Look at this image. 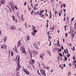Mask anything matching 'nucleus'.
<instances>
[{
	"mask_svg": "<svg viewBox=\"0 0 76 76\" xmlns=\"http://www.w3.org/2000/svg\"><path fill=\"white\" fill-rule=\"evenodd\" d=\"M34 62H35V61L34 59H31L30 61L29 62V63L30 64L32 65L34 64Z\"/></svg>",
	"mask_w": 76,
	"mask_h": 76,
	"instance_id": "nucleus-5",
	"label": "nucleus"
},
{
	"mask_svg": "<svg viewBox=\"0 0 76 76\" xmlns=\"http://www.w3.org/2000/svg\"><path fill=\"white\" fill-rule=\"evenodd\" d=\"M37 14H38V15H40V13L39 12V11H37Z\"/></svg>",
	"mask_w": 76,
	"mask_h": 76,
	"instance_id": "nucleus-32",
	"label": "nucleus"
},
{
	"mask_svg": "<svg viewBox=\"0 0 76 76\" xmlns=\"http://www.w3.org/2000/svg\"><path fill=\"white\" fill-rule=\"evenodd\" d=\"M44 53H41L40 55V57L41 58H43V56H44Z\"/></svg>",
	"mask_w": 76,
	"mask_h": 76,
	"instance_id": "nucleus-10",
	"label": "nucleus"
},
{
	"mask_svg": "<svg viewBox=\"0 0 76 76\" xmlns=\"http://www.w3.org/2000/svg\"><path fill=\"white\" fill-rule=\"evenodd\" d=\"M40 16H41V15H42V12H41V11H40Z\"/></svg>",
	"mask_w": 76,
	"mask_h": 76,
	"instance_id": "nucleus-56",
	"label": "nucleus"
},
{
	"mask_svg": "<svg viewBox=\"0 0 76 76\" xmlns=\"http://www.w3.org/2000/svg\"><path fill=\"white\" fill-rule=\"evenodd\" d=\"M38 75H41V74L39 73V72H37Z\"/></svg>",
	"mask_w": 76,
	"mask_h": 76,
	"instance_id": "nucleus-59",
	"label": "nucleus"
},
{
	"mask_svg": "<svg viewBox=\"0 0 76 76\" xmlns=\"http://www.w3.org/2000/svg\"><path fill=\"white\" fill-rule=\"evenodd\" d=\"M67 56L68 58H69L70 57V53L67 54Z\"/></svg>",
	"mask_w": 76,
	"mask_h": 76,
	"instance_id": "nucleus-23",
	"label": "nucleus"
},
{
	"mask_svg": "<svg viewBox=\"0 0 76 76\" xmlns=\"http://www.w3.org/2000/svg\"><path fill=\"white\" fill-rule=\"evenodd\" d=\"M64 57L65 61H67V58L65 56H64Z\"/></svg>",
	"mask_w": 76,
	"mask_h": 76,
	"instance_id": "nucleus-19",
	"label": "nucleus"
},
{
	"mask_svg": "<svg viewBox=\"0 0 76 76\" xmlns=\"http://www.w3.org/2000/svg\"><path fill=\"white\" fill-rule=\"evenodd\" d=\"M11 56H13V52H11Z\"/></svg>",
	"mask_w": 76,
	"mask_h": 76,
	"instance_id": "nucleus-38",
	"label": "nucleus"
},
{
	"mask_svg": "<svg viewBox=\"0 0 76 76\" xmlns=\"http://www.w3.org/2000/svg\"><path fill=\"white\" fill-rule=\"evenodd\" d=\"M7 39V37H5L4 38V42H6V40Z\"/></svg>",
	"mask_w": 76,
	"mask_h": 76,
	"instance_id": "nucleus-18",
	"label": "nucleus"
},
{
	"mask_svg": "<svg viewBox=\"0 0 76 76\" xmlns=\"http://www.w3.org/2000/svg\"><path fill=\"white\" fill-rule=\"evenodd\" d=\"M38 32V31H37L36 30H33V32L35 34L36 32Z\"/></svg>",
	"mask_w": 76,
	"mask_h": 76,
	"instance_id": "nucleus-25",
	"label": "nucleus"
},
{
	"mask_svg": "<svg viewBox=\"0 0 76 76\" xmlns=\"http://www.w3.org/2000/svg\"><path fill=\"white\" fill-rule=\"evenodd\" d=\"M24 6H26V1H25V2H24Z\"/></svg>",
	"mask_w": 76,
	"mask_h": 76,
	"instance_id": "nucleus-28",
	"label": "nucleus"
},
{
	"mask_svg": "<svg viewBox=\"0 0 76 76\" xmlns=\"http://www.w3.org/2000/svg\"><path fill=\"white\" fill-rule=\"evenodd\" d=\"M56 14H58V12L56 11L55 12V17H56Z\"/></svg>",
	"mask_w": 76,
	"mask_h": 76,
	"instance_id": "nucleus-17",
	"label": "nucleus"
},
{
	"mask_svg": "<svg viewBox=\"0 0 76 76\" xmlns=\"http://www.w3.org/2000/svg\"><path fill=\"white\" fill-rule=\"evenodd\" d=\"M49 33H50V31H49V32H47V34H48V36L49 35Z\"/></svg>",
	"mask_w": 76,
	"mask_h": 76,
	"instance_id": "nucleus-55",
	"label": "nucleus"
},
{
	"mask_svg": "<svg viewBox=\"0 0 76 76\" xmlns=\"http://www.w3.org/2000/svg\"><path fill=\"white\" fill-rule=\"evenodd\" d=\"M25 73H26V75H29L30 74L29 72L27 70L25 72Z\"/></svg>",
	"mask_w": 76,
	"mask_h": 76,
	"instance_id": "nucleus-13",
	"label": "nucleus"
},
{
	"mask_svg": "<svg viewBox=\"0 0 76 76\" xmlns=\"http://www.w3.org/2000/svg\"><path fill=\"white\" fill-rule=\"evenodd\" d=\"M1 48L3 49V50H7V46H6V45H5V44L1 46Z\"/></svg>",
	"mask_w": 76,
	"mask_h": 76,
	"instance_id": "nucleus-3",
	"label": "nucleus"
},
{
	"mask_svg": "<svg viewBox=\"0 0 76 76\" xmlns=\"http://www.w3.org/2000/svg\"><path fill=\"white\" fill-rule=\"evenodd\" d=\"M38 63H39L38 66L39 67H40V64L39 62H38Z\"/></svg>",
	"mask_w": 76,
	"mask_h": 76,
	"instance_id": "nucleus-57",
	"label": "nucleus"
},
{
	"mask_svg": "<svg viewBox=\"0 0 76 76\" xmlns=\"http://www.w3.org/2000/svg\"><path fill=\"white\" fill-rule=\"evenodd\" d=\"M66 4H63V7H66Z\"/></svg>",
	"mask_w": 76,
	"mask_h": 76,
	"instance_id": "nucleus-43",
	"label": "nucleus"
},
{
	"mask_svg": "<svg viewBox=\"0 0 76 76\" xmlns=\"http://www.w3.org/2000/svg\"><path fill=\"white\" fill-rule=\"evenodd\" d=\"M64 67H66V64H64Z\"/></svg>",
	"mask_w": 76,
	"mask_h": 76,
	"instance_id": "nucleus-62",
	"label": "nucleus"
},
{
	"mask_svg": "<svg viewBox=\"0 0 76 76\" xmlns=\"http://www.w3.org/2000/svg\"><path fill=\"white\" fill-rule=\"evenodd\" d=\"M66 27H67V26H64V28L65 29V31H66Z\"/></svg>",
	"mask_w": 76,
	"mask_h": 76,
	"instance_id": "nucleus-33",
	"label": "nucleus"
},
{
	"mask_svg": "<svg viewBox=\"0 0 76 76\" xmlns=\"http://www.w3.org/2000/svg\"><path fill=\"white\" fill-rule=\"evenodd\" d=\"M51 29H52V30H54V27H53Z\"/></svg>",
	"mask_w": 76,
	"mask_h": 76,
	"instance_id": "nucleus-40",
	"label": "nucleus"
},
{
	"mask_svg": "<svg viewBox=\"0 0 76 76\" xmlns=\"http://www.w3.org/2000/svg\"><path fill=\"white\" fill-rule=\"evenodd\" d=\"M10 6L12 8L13 11V7H14V4L12 3H10L9 4Z\"/></svg>",
	"mask_w": 76,
	"mask_h": 76,
	"instance_id": "nucleus-7",
	"label": "nucleus"
},
{
	"mask_svg": "<svg viewBox=\"0 0 76 76\" xmlns=\"http://www.w3.org/2000/svg\"><path fill=\"white\" fill-rule=\"evenodd\" d=\"M15 51L16 53H18V50H17V48H16L15 47Z\"/></svg>",
	"mask_w": 76,
	"mask_h": 76,
	"instance_id": "nucleus-20",
	"label": "nucleus"
},
{
	"mask_svg": "<svg viewBox=\"0 0 76 76\" xmlns=\"http://www.w3.org/2000/svg\"><path fill=\"white\" fill-rule=\"evenodd\" d=\"M59 17H60V16H61V13H60V12H59Z\"/></svg>",
	"mask_w": 76,
	"mask_h": 76,
	"instance_id": "nucleus-48",
	"label": "nucleus"
},
{
	"mask_svg": "<svg viewBox=\"0 0 76 76\" xmlns=\"http://www.w3.org/2000/svg\"><path fill=\"white\" fill-rule=\"evenodd\" d=\"M23 70L24 71V72H25L26 71H27L26 69H25V68H23Z\"/></svg>",
	"mask_w": 76,
	"mask_h": 76,
	"instance_id": "nucleus-24",
	"label": "nucleus"
},
{
	"mask_svg": "<svg viewBox=\"0 0 76 76\" xmlns=\"http://www.w3.org/2000/svg\"><path fill=\"white\" fill-rule=\"evenodd\" d=\"M32 27H33L32 29H33L34 30V29H36V28L34 27V26L32 25Z\"/></svg>",
	"mask_w": 76,
	"mask_h": 76,
	"instance_id": "nucleus-26",
	"label": "nucleus"
},
{
	"mask_svg": "<svg viewBox=\"0 0 76 76\" xmlns=\"http://www.w3.org/2000/svg\"><path fill=\"white\" fill-rule=\"evenodd\" d=\"M26 39L27 41H28V40H30V37L29 36H27Z\"/></svg>",
	"mask_w": 76,
	"mask_h": 76,
	"instance_id": "nucleus-11",
	"label": "nucleus"
},
{
	"mask_svg": "<svg viewBox=\"0 0 76 76\" xmlns=\"http://www.w3.org/2000/svg\"><path fill=\"white\" fill-rule=\"evenodd\" d=\"M75 47L74 46L73 47V51H75Z\"/></svg>",
	"mask_w": 76,
	"mask_h": 76,
	"instance_id": "nucleus-42",
	"label": "nucleus"
},
{
	"mask_svg": "<svg viewBox=\"0 0 76 76\" xmlns=\"http://www.w3.org/2000/svg\"><path fill=\"white\" fill-rule=\"evenodd\" d=\"M6 3V0H1V3L2 4H4Z\"/></svg>",
	"mask_w": 76,
	"mask_h": 76,
	"instance_id": "nucleus-9",
	"label": "nucleus"
},
{
	"mask_svg": "<svg viewBox=\"0 0 76 76\" xmlns=\"http://www.w3.org/2000/svg\"><path fill=\"white\" fill-rule=\"evenodd\" d=\"M20 62H19V61H18L17 64V68L16 69V70H18V71L19 70V69H20V67H21V66H20Z\"/></svg>",
	"mask_w": 76,
	"mask_h": 76,
	"instance_id": "nucleus-2",
	"label": "nucleus"
},
{
	"mask_svg": "<svg viewBox=\"0 0 76 76\" xmlns=\"http://www.w3.org/2000/svg\"><path fill=\"white\" fill-rule=\"evenodd\" d=\"M75 19V18L74 17H73L72 19V22L74 20V19Z\"/></svg>",
	"mask_w": 76,
	"mask_h": 76,
	"instance_id": "nucleus-39",
	"label": "nucleus"
},
{
	"mask_svg": "<svg viewBox=\"0 0 76 76\" xmlns=\"http://www.w3.org/2000/svg\"><path fill=\"white\" fill-rule=\"evenodd\" d=\"M0 42V45H1V44H2V42L1 41Z\"/></svg>",
	"mask_w": 76,
	"mask_h": 76,
	"instance_id": "nucleus-44",
	"label": "nucleus"
},
{
	"mask_svg": "<svg viewBox=\"0 0 76 76\" xmlns=\"http://www.w3.org/2000/svg\"><path fill=\"white\" fill-rule=\"evenodd\" d=\"M11 29H12V30L13 29V26H12V28H11Z\"/></svg>",
	"mask_w": 76,
	"mask_h": 76,
	"instance_id": "nucleus-53",
	"label": "nucleus"
},
{
	"mask_svg": "<svg viewBox=\"0 0 76 76\" xmlns=\"http://www.w3.org/2000/svg\"><path fill=\"white\" fill-rule=\"evenodd\" d=\"M31 6L32 7V8H33V5H32V3L31 4Z\"/></svg>",
	"mask_w": 76,
	"mask_h": 76,
	"instance_id": "nucleus-47",
	"label": "nucleus"
},
{
	"mask_svg": "<svg viewBox=\"0 0 76 76\" xmlns=\"http://www.w3.org/2000/svg\"><path fill=\"white\" fill-rule=\"evenodd\" d=\"M58 50L60 52H61V51H62V50H61V48H60V50L58 48Z\"/></svg>",
	"mask_w": 76,
	"mask_h": 76,
	"instance_id": "nucleus-30",
	"label": "nucleus"
},
{
	"mask_svg": "<svg viewBox=\"0 0 76 76\" xmlns=\"http://www.w3.org/2000/svg\"><path fill=\"white\" fill-rule=\"evenodd\" d=\"M65 35H66L65 37H66V38L67 37V33H65Z\"/></svg>",
	"mask_w": 76,
	"mask_h": 76,
	"instance_id": "nucleus-37",
	"label": "nucleus"
},
{
	"mask_svg": "<svg viewBox=\"0 0 76 76\" xmlns=\"http://www.w3.org/2000/svg\"><path fill=\"white\" fill-rule=\"evenodd\" d=\"M19 60H20V56H18V61H19Z\"/></svg>",
	"mask_w": 76,
	"mask_h": 76,
	"instance_id": "nucleus-35",
	"label": "nucleus"
},
{
	"mask_svg": "<svg viewBox=\"0 0 76 76\" xmlns=\"http://www.w3.org/2000/svg\"><path fill=\"white\" fill-rule=\"evenodd\" d=\"M18 47H20L22 46V43H21V41L19 40L18 43L17 44Z\"/></svg>",
	"mask_w": 76,
	"mask_h": 76,
	"instance_id": "nucleus-6",
	"label": "nucleus"
},
{
	"mask_svg": "<svg viewBox=\"0 0 76 76\" xmlns=\"http://www.w3.org/2000/svg\"><path fill=\"white\" fill-rule=\"evenodd\" d=\"M8 9H9L10 12H11H11H12V10H11V8H10V7H9V6H8Z\"/></svg>",
	"mask_w": 76,
	"mask_h": 76,
	"instance_id": "nucleus-21",
	"label": "nucleus"
},
{
	"mask_svg": "<svg viewBox=\"0 0 76 76\" xmlns=\"http://www.w3.org/2000/svg\"><path fill=\"white\" fill-rule=\"evenodd\" d=\"M35 48H37V50H39V48H38V47H36V46H35Z\"/></svg>",
	"mask_w": 76,
	"mask_h": 76,
	"instance_id": "nucleus-49",
	"label": "nucleus"
},
{
	"mask_svg": "<svg viewBox=\"0 0 76 76\" xmlns=\"http://www.w3.org/2000/svg\"><path fill=\"white\" fill-rule=\"evenodd\" d=\"M69 45L70 47H72V43L69 44Z\"/></svg>",
	"mask_w": 76,
	"mask_h": 76,
	"instance_id": "nucleus-58",
	"label": "nucleus"
},
{
	"mask_svg": "<svg viewBox=\"0 0 76 76\" xmlns=\"http://www.w3.org/2000/svg\"><path fill=\"white\" fill-rule=\"evenodd\" d=\"M18 22V19H15V23H17V22Z\"/></svg>",
	"mask_w": 76,
	"mask_h": 76,
	"instance_id": "nucleus-41",
	"label": "nucleus"
},
{
	"mask_svg": "<svg viewBox=\"0 0 76 76\" xmlns=\"http://www.w3.org/2000/svg\"><path fill=\"white\" fill-rule=\"evenodd\" d=\"M64 21H65V20H66V18H64Z\"/></svg>",
	"mask_w": 76,
	"mask_h": 76,
	"instance_id": "nucleus-63",
	"label": "nucleus"
},
{
	"mask_svg": "<svg viewBox=\"0 0 76 76\" xmlns=\"http://www.w3.org/2000/svg\"><path fill=\"white\" fill-rule=\"evenodd\" d=\"M61 47L62 50H64V48H63V46H61Z\"/></svg>",
	"mask_w": 76,
	"mask_h": 76,
	"instance_id": "nucleus-54",
	"label": "nucleus"
},
{
	"mask_svg": "<svg viewBox=\"0 0 76 76\" xmlns=\"http://www.w3.org/2000/svg\"><path fill=\"white\" fill-rule=\"evenodd\" d=\"M20 50L22 53L23 54H26V51H25L24 46L20 48Z\"/></svg>",
	"mask_w": 76,
	"mask_h": 76,
	"instance_id": "nucleus-1",
	"label": "nucleus"
},
{
	"mask_svg": "<svg viewBox=\"0 0 76 76\" xmlns=\"http://www.w3.org/2000/svg\"><path fill=\"white\" fill-rule=\"evenodd\" d=\"M64 52L65 54H66V51L65 50H64Z\"/></svg>",
	"mask_w": 76,
	"mask_h": 76,
	"instance_id": "nucleus-61",
	"label": "nucleus"
},
{
	"mask_svg": "<svg viewBox=\"0 0 76 76\" xmlns=\"http://www.w3.org/2000/svg\"><path fill=\"white\" fill-rule=\"evenodd\" d=\"M60 57H61V56H63V55H62V54H61V52L60 53Z\"/></svg>",
	"mask_w": 76,
	"mask_h": 76,
	"instance_id": "nucleus-36",
	"label": "nucleus"
},
{
	"mask_svg": "<svg viewBox=\"0 0 76 76\" xmlns=\"http://www.w3.org/2000/svg\"><path fill=\"white\" fill-rule=\"evenodd\" d=\"M33 13H34V11L32 10V12H31V13L32 15Z\"/></svg>",
	"mask_w": 76,
	"mask_h": 76,
	"instance_id": "nucleus-46",
	"label": "nucleus"
},
{
	"mask_svg": "<svg viewBox=\"0 0 76 76\" xmlns=\"http://www.w3.org/2000/svg\"><path fill=\"white\" fill-rule=\"evenodd\" d=\"M34 10H37V9L38 10V9L36 8V5L35 4L34 5Z\"/></svg>",
	"mask_w": 76,
	"mask_h": 76,
	"instance_id": "nucleus-14",
	"label": "nucleus"
},
{
	"mask_svg": "<svg viewBox=\"0 0 76 76\" xmlns=\"http://www.w3.org/2000/svg\"><path fill=\"white\" fill-rule=\"evenodd\" d=\"M64 12L65 13L66 12V10L65 9H63Z\"/></svg>",
	"mask_w": 76,
	"mask_h": 76,
	"instance_id": "nucleus-52",
	"label": "nucleus"
},
{
	"mask_svg": "<svg viewBox=\"0 0 76 76\" xmlns=\"http://www.w3.org/2000/svg\"><path fill=\"white\" fill-rule=\"evenodd\" d=\"M74 63H76V61H74Z\"/></svg>",
	"mask_w": 76,
	"mask_h": 76,
	"instance_id": "nucleus-64",
	"label": "nucleus"
},
{
	"mask_svg": "<svg viewBox=\"0 0 76 76\" xmlns=\"http://www.w3.org/2000/svg\"><path fill=\"white\" fill-rule=\"evenodd\" d=\"M40 73L44 75V76H46V73H45V72H44V71L43 69H40Z\"/></svg>",
	"mask_w": 76,
	"mask_h": 76,
	"instance_id": "nucleus-4",
	"label": "nucleus"
},
{
	"mask_svg": "<svg viewBox=\"0 0 76 76\" xmlns=\"http://www.w3.org/2000/svg\"><path fill=\"white\" fill-rule=\"evenodd\" d=\"M54 1V0H50V1L52 3V2H53Z\"/></svg>",
	"mask_w": 76,
	"mask_h": 76,
	"instance_id": "nucleus-45",
	"label": "nucleus"
},
{
	"mask_svg": "<svg viewBox=\"0 0 76 76\" xmlns=\"http://www.w3.org/2000/svg\"><path fill=\"white\" fill-rule=\"evenodd\" d=\"M41 17H44V14H42V16H41Z\"/></svg>",
	"mask_w": 76,
	"mask_h": 76,
	"instance_id": "nucleus-60",
	"label": "nucleus"
},
{
	"mask_svg": "<svg viewBox=\"0 0 76 76\" xmlns=\"http://www.w3.org/2000/svg\"><path fill=\"white\" fill-rule=\"evenodd\" d=\"M12 20L14 21H15V16L12 15Z\"/></svg>",
	"mask_w": 76,
	"mask_h": 76,
	"instance_id": "nucleus-15",
	"label": "nucleus"
},
{
	"mask_svg": "<svg viewBox=\"0 0 76 76\" xmlns=\"http://www.w3.org/2000/svg\"><path fill=\"white\" fill-rule=\"evenodd\" d=\"M52 17V15H51V12L50 15V19H51Z\"/></svg>",
	"mask_w": 76,
	"mask_h": 76,
	"instance_id": "nucleus-31",
	"label": "nucleus"
},
{
	"mask_svg": "<svg viewBox=\"0 0 76 76\" xmlns=\"http://www.w3.org/2000/svg\"><path fill=\"white\" fill-rule=\"evenodd\" d=\"M48 38H49V39H51L52 37H51V36H48Z\"/></svg>",
	"mask_w": 76,
	"mask_h": 76,
	"instance_id": "nucleus-34",
	"label": "nucleus"
},
{
	"mask_svg": "<svg viewBox=\"0 0 76 76\" xmlns=\"http://www.w3.org/2000/svg\"><path fill=\"white\" fill-rule=\"evenodd\" d=\"M31 34L32 35H33L34 36H35V33L33 32H31Z\"/></svg>",
	"mask_w": 76,
	"mask_h": 76,
	"instance_id": "nucleus-16",
	"label": "nucleus"
},
{
	"mask_svg": "<svg viewBox=\"0 0 76 76\" xmlns=\"http://www.w3.org/2000/svg\"><path fill=\"white\" fill-rule=\"evenodd\" d=\"M33 53L34 56H35L36 54H38V51L36 50L33 51Z\"/></svg>",
	"mask_w": 76,
	"mask_h": 76,
	"instance_id": "nucleus-8",
	"label": "nucleus"
},
{
	"mask_svg": "<svg viewBox=\"0 0 76 76\" xmlns=\"http://www.w3.org/2000/svg\"><path fill=\"white\" fill-rule=\"evenodd\" d=\"M19 72H18L15 74V76H18L19 75Z\"/></svg>",
	"mask_w": 76,
	"mask_h": 76,
	"instance_id": "nucleus-27",
	"label": "nucleus"
},
{
	"mask_svg": "<svg viewBox=\"0 0 76 76\" xmlns=\"http://www.w3.org/2000/svg\"><path fill=\"white\" fill-rule=\"evenodd\" d=\"M29 53L31 56V58H32V52H29Z\"/></svg>",
	"mask_w": 76,
	"mask_h": 76,
	"instance_id": "nucleus-22",
	"label": "nucleus"
},
{
	"mask_svg": "<svg viewBox=\"0 0 76 76\" xmlns=\"http://www.w3.org/2000/svg\"><path fill=\"white\" fill-rule=\"evenodd\" d=\"M72 37L73 38L74 37H75V32H74V34H73V31H72Z\"/></svg>",
	"mask_w": 76,
	"mask_h": 76,
	"instance_id": "nucleus-12",
	"label": "nucleus"
},
{
	"mask_svg": "<svg viewBox=\"0 0 76 76\" xmlns=\"http://www.w3.org/2000/svg\"><path fill=\"white\" fill-rule=\"evenodd\" d=\"M48 23H47V28H48Z\"/></svg>",
	"mask_w": 76,
	"mask_h": 76,
	"instance_id": "nucleus-50",
	"label": "nucleus"
},
{
	"mask_svg": "<svg viewBox=\"0 0 76 76\" xmlns=\"http://www.w3.org/2000/svg\"><path fill=\"white\" fill-rule=\"evenodd\" d=\"M66 53H67V54H69V51H68V49L67 48L66 49Z\"/></svg>",
	"mask_w": 76,
	"mask_h": 76,
	"instance_id": "nucleus-29",
	"label": "nucleus"
},
{
	"mask_svg": "<svg viewBox=\"0 0 76 76\" xmlns=\"http://www.w3.org/2000/svg\"><path fill=\"white\" fill-rule=\"evenodd\" d=\"M73 60L74 61L75 60V56H73Z\"/></svg>",
	"mask_w": 76,
	"mask_h": 76,
	"instance_id": "nucleus-51",
	"label": "nucleus"
}]
</instances>
